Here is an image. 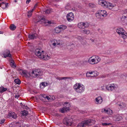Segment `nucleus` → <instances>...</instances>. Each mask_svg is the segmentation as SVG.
<instances>
[{"label": "nucleus", "instance_id": "1", "mask_svg": "<svg viewBox=\"0 0 127 127\" xmlns=\"http://www.w3.org/2000/svg\"><path fill=\"white\" fill-rule=\"evenodd\" d=\"M94 121L92 120L89 119L86 121H82L79 123L77 125V127H84L87 125H92L94 123Z\"/></svg>", "mask_w": 127, "mask_h": 127}, {"label": "nucleus", "instance_id": "2", "mask_svg": "<svg viewBox=\"0 0 127 127\" xmlns=\"http://www.w3.org/2000/svg\"><path fill=\"white\" fill-rule=\"evenodd\" d=\"M73 88L76 92L79 93L83 92L85 90L84 86L83 85L81 86L79 83H76L74 85Z\"/></svg>", "mask_w": 127, "mask_h": 127}, {"label": "nucleus", "instance_id": "3", "mask_svg": "<svg viewBox=\"0 0 127 127\" xmlns=\"http://www.w3.org/2000/svg\"><path fill=\"white\" fill-rule=\"evenodd\" d=\"M73 88L76 92L79 93L83 92L85 90L84 86L83 85L81 86L79 83H76L74 85Z\"/></svg>", "mask_w": 127, "mask_h": 127}, {"label": "nucleus", "instance_id": "4", "mask_svg": "<svg viewBox=\"0 0 127 127\" xmlns=\"http://www.w3.org/2000/svg\"><path fill=\"white\" fill-rule=\"evenodd\" d=\"M100 4L104 7H108L111 9L113 7L112 4L110 2L104 0H100L99 1Z\"/></svg>", "mask_w": 127, "mask_h": 127}, {"label": "nucleus", "instance_id": "5", "mask_svg": "<svg viewBox=\"0 0 127 127\" xmlns=\"http://www.w3.org/2000/svg\"><path fill=\"white\" fill-rule=\"evenodd\" d=\"M72 123V119L65 118L63 119V123L67 126H71Z\"/></svg>", "mask_w": 127, "mask_h": 127}, {"label": "nucleus", "instance_id": "6", "mask_svg": "<svg viewBox=\"0 0 127 127\" xmlns=\"http://www.w3.org/2000/svg\"><path fill=\"white\" fill-rule=\"evenodd\" d=\"M66 18L67 21L70 22L74 19V16L72 12H70L66 16Z\"/></svg>", "mask_w": 127, "mask_h": 127}, {"label": "nucleus", "instance_id": "7", "mask_svg": "<svg viewBox=\"0 0 127 127\" xmlns=\"http://www.w3.org/2000/svg\"><path fill=\"white\" fill-rule=\"evenodd\" d=\"M38 19H34L33 21L35 23H37L38 22H39L40 23H42L43 21L44 20V16H38Z\"/></svg>", "mask_w": 127, "mask_h": 127}, {"label": "nucleus", "instance_id": "8", "mask_svg": "<svg viewBox=\"0 0 127 127\" xmlns=\"http://www.w3.org/2000/svg\"><path fill=\"white\" fill-rule=\"evenodd\" d=\"M67 106V107L65 106L61 108L60 110V112L62 113H64L65 112L69 111L70 110L69 107H70V105L69 104Z\"/></svg>", "mask_w": 127, "mask_h": 127}, {"label": "nucleus", "instance_id": "9", "mask_svg": "<svg viewBox=\"0 0 127 127\" xmlns=\"http://www.w3.org/2000/svg\"><path fill=\"white\" fill-rule=\"evenodd\" d=\"M4 55L3 57L6 58L7 57H9L10 58L11 57V54H10V52L9 50H5L3 54Z\"/></svg>", "mask_w": 127, "mask_h": 127}, {"label": "nucleus", "instance_id": "10", "mask_svg": "<svg viewBox=\"0 0 127 127\" xmlns=\"http://www.w3.org/2000/svg\"><path fill=\"white\" fill-rule=\"evenodd\" d=\"M35 77H38L42 75V72L39 69H36L35 70Z\"/></svg>", "mask_w": 127, "mask_h": 127}, {"label": "nucleus", "instance_id": "11", "mask_svg": "<svg viewBox=\"0 0 127 127\" xmlns=\"http://www.w3.org/2000/svg\"><path fill=\"white\" fill-rule=\"evenodd\" d=\"M101 112H104L106 113L111 115L112 113V111L109 108L108 109H102Z\"/></svg>", "mask_w": 127, "mask_h": 127}, {"label": "nucleus", "instance_id": "12", "mask_svg": "<svg viewBox=\"0 0 127 127\" xmlns=\"http://www.w3.org/2000/svg\"><path fill=\"white\" fill-rule=\"evenodd\" d=\"M96 103L97 104H100L102 101V99L101 96H99L95 99Z\"/></svg>", "mask_w": 127, "mask_h": 127}, {"label": "nucleus", "instance_id": "13", "mask_svg": "<svg viewBox=\"0 0 127 127\" xmlns=\"http://www.w3.org/2000/svg\"><path fill=\"white\" fill-rule=\"evenodd\" d=\"M8 116L10 117H11L14 119L16 118L17 116L16 114L14 112L12 111H10L8 113Z\"/></svg>", "mask_w": 127, "mask_h": 127}, {"label": "nucleus", "instance_id": "14", "mask_svg": "<svg viewBox=\"0 0 127 127\" xmlns=\"http://www.w3.org/2000/svg\"><path fill=\"white\" fill-rule=\"evenodd\" d=\"M98 12L103 17H106L107 15L106 11L105 10H99Z\"/></svg>", "mask_w": 127, "mask_h": 127}, {"label": "nucleus", "instance_id": "15", "mask_svg": "<svg viewBox=\"0 0 127 127\" xmlns=\"http://www.w3.org/2000/svg\"><path fill=\"white\" fill-rule=\"evenodd\" d=\"M37 36V34L36 33L30 34L28 35V37L30 39H34L36 38Z\"/></svg>", "mask_w": 127, "mask_h": 127}, {"label": "nucleus", "instance_id": "16", "mask_svg": "<svg viewBox=\"0 0 127 127\" xmlns=\"http://www.w3.org/2000/svg\"><path fill=\"white\" fill-rule=\"evenodd\" d=\"M106 88L108 91H112L115 89V87L113 86H112L111 85H108Z\"/></svg>", "mask_w": 127, "mask_h": 127}, {"label": "nucleus", "instance_id": "17", "mask_svg": "<svg viewBox=\"0 0 127 127\" xmlns=\"http://www.w3.org/2000/svg\"><path fill=\"white\" fill-rule=\"evenodd\" d=\"M92 57H91L89 58L88 61V62L90 64H96L97 63V62L95 63V59H91V58Z\"/></svg>", "mask_w": 127, "mask_h": 127}, {"label": "nucleus", "instance_id": "18", "mask_svg": "<svg viewBox=\"0 0 127 127\" xmlns=\"http://www.w3.org/2000/svg\"><path fill=\"white\" fill-rule=\"evenodd\" d=\"M42 58L44 60H47L50 58V56H48L47 54H45V55H42Z\"/></svg>", "mask_w": 127, "mask_h": 127}, {"label": "nucleus", "instance_id": "19", "mask_svg": "<svg viewBox=\"0 0 127 127\" xmlns=\"http://www.w3.org/2000/svg\"><path fill=\"white\" fill-rule=\"evenodd\" d=\"M116 31L120 35L121 34L123 33L124 32H125V31L122 28H119L116 30Z\"/></svg>", "mask_w": 127, "mask_h": 127}, {"label": "nucleus", "instance_id": "20", "mask_svg": "<svg viewBox=\"0 0 127 127\" xmlns=\"http://www.w3.org/2000/svg\"><path fill=\"white\" fill-rule=\"evenodd\" d=\"M35 54L36 56H38L39 58H42V55L41 54V52L40 53L39 51H37V50L35 51Z\"/></svg>", "mask_w": 127, "mask_h": 127}, {"label": "nucleus", "instance_id": "21", "mask_svg": "<svg viewBox=\"0 0 127 127\" xmlns=\"http://www.w3.org/2000/svg\"><path fill=\"white\" fill-rule=\"evenodd\" d=\"M10 64L12 67H16V65L15 64V63L14 62V61L13 60L12 58H11L10 59Z\"/></svg>", "mask_w": 127, "mask_h": 127}, {"label": "nucleus", "instance_id": "22", "mask_svg": "<svg viewBox=\"0 0 127 127\" xmlns=\"http://www.w3.org/2000/svg\"><path fill=\"white\" fill-rule=\"evenodd\" d=\"M34 11V9H32L31 10L28 11L27 12V16L29 18L31 17L32 15V13Z\"/></svg>", "mask_w": 127, "mask_h": 127}, {"label": "nucleus", "instance_id": "23", "mask_svg": "<svg viewBox=\"0 0 127 127\" xmlns=\"http://www.w3.org/2000/svg\"><path fill=\"white\" fill-rule=\"evenodd\" d=\"M124 32V31L123 33H121L120 35V36L124 39L127 38V33H125Z\"/></svg>", "mask_w": 127, "mask_h": 127}, {"label": "nucleus", "instance_id": "24", "mask_svg": "<svg viewBox=\"0 0 127 127\" xmlns=\"http://www.w3.org/2000/svg\"><path fill=\"white\" fill-rule=\"evenodd\" d=\"M7 89L6 88H4L3 86H1L0 87V93H2L6 91H7Z\"/></svg>", "mask_w": 127, "mask_h": 127}, {"label": "nucleus", "instance_id": "25", "mask_svg": "<svg viewBox=\"0 0 127 127\" xmlns=\"http://www.w3.org/2000/svg\"><path fill=\"white\" fill-rule=\"evenodd\" d=\"M21 113L23 116H26L28 115V112L27 111L24 110L22 111L21 112Z\"/></svg>", "mask_w": 127, "mask_h": 127}, {"label": "nucleus", "instance_id": "26", "mask_svg": "<svg viewBox=\"0 0 127 127\" xmlns=\"http://www.w3.org/2000/svg\"><path fill=\"white\" fill-rule=\"evenodd\" d=\"M82 33L87 34H89L90 32V31L89 30L85 29H84L82 30Z\"/></svg>", "mask_w": 127, "mask_h": 127}, {"label": "nucleus", "instance_id": "27", "mask_svg": "<svg viewBox=\"0 0 127 127\" xmlns=\"http://www.w3.org/2000/svg\"><path fill=\"white\" fill-rule=\"evenodd\" d=\"M55 31L57 33L60 32L61 31V30L60 28V26L58 27H56L55 29Z\"/></svg>", "mask_w": 127, "mask_h": 127}, {"label": "nucleus", "instance_id": "28", "mask_svg": "<svg viewBox=\"0 0 127 127\" xmlns=\"http://www.w3.org/2000/svg\"><path fill=\"white\" fill-rule=\"evenodd\" d=\"M84 22H81L79 23L78 24V27L80 28H82L84 27Z\"/></svg>", "mask_w": 127, "mask_h": 127}, {"label": "nucleus", "instance_id": "29", "mask_svg": "<svg viewBox=\"0 0 127 127\" xmlns=\"http://www.w3.org/2000/svg\"><path fill=\"white\" fill-rule=\"evenodd\" d=\"M44 19L43 20L44 21H43L42 23H43L44 24H47L48 23V24H51L52 22L50 21H49L48 20L46 19L44 17Z\"/></svg>", "mask_w": 127, "mask_h": 127}, {"label": "nucleus", "instance_id": "30", "mask_svg": "<svg viewBox=\"0 0 127 127\" xmlns=\"http://www.w3.org/2000/svg\"><path fill=\"white\" fill-rule=\"evenodd\" d=\"M10 28L11 30H14L16 28V26L13 24L11 25L10 27Z\"/></svg>", "mask_w": 127, "mask_h": 127}, {"label": "nucleus", "instance_id": "31", "mask_svg": "<svg viewBox=\"0 0 127 127\" xmlns=\"http://www.w3.org/2000/svg\"><path fill=\"white\" fill-rule=\"evenodd\" d=\"M14 82L16 84L19 85L21 83L20 80L18 78L15 79L14 80Z\"/></svg>", "mask_w": 127, "mask_h": 127}, {"label": "nucleus", "instance_id": "32", "mask_svg": "<svg viewBox=\"0 0 127 127\" xmlns=\"http://www.w3.org/2000/svg\"><path fill=\"white\" fill-rule=\"evenodd\" d=\"M84 27L85 28H88L90 25V24L87 22H84V24H83Z\"/></svg>", "mask_w": 127, "mask_h": 127}, {"label": "nucleus", "instance_id": "33", "mask_svg": "<svg viewBox=\"0 0 127 127\" xmlns=\"http://www.w3.org/2000/svg\"><path fill=\"white\" fill-rule=\"evenodd\" d=\"M60 26L61 30H64L67 28V27L66 26L64 25H60Z\"/></svg>", "mask_w": 127, "mask_h": 127}, {"label": "nucleus", "instance_id": "34", "mask_svg": "<svg viewBox=\"0 0 127 127\" xmlns=\"http://www.w3.org/2000/svg\"><path fill=\"white\" fill-rule=\"evenodd\" d=\"M41 85L44 87H45L48 85V83L47 82H43L41 83L40 84V85Z\"/></svg>", "mask_w": 127, "mask_h": 127}, {"label": "nucleus", "instance_id": "35", "mask_svg": "<svg viewBox=\"0 0 127 127\" xmlns=\"http://www.w3.org/2000/svg\"><path fill=\"white\" fill-rule=\"evenodd\" d=\"M65 9L66 10H68L70 9V4L69 3H67L65 7Z\"/></svg>", "mask_w": 127, "mask_h": 127}, {"label": "nucleus", "instance_id": "36", "mask_svg": "<svg viewBox=\"0 0 127 127\" xmlns=\"http://www.w3.org/2000/svg\"><path fill=\"white\" fill-rule=\"evenodd\" d=\"M96 16L98 19H100L101 18L102 16L101 15H100V14L98 12L96 14Z\"/></svg>", "mask_w": 127, "mask_h": 127}, {"label": "nucleus", "instance_id": "37", "mask_svg": "<svg viewBox=\"0 0 127 127\" xmlns=\"http://www.w3.org/2000/svg\"><path fill=\"white\" fill-rule=\"evenodd\" d=\"M122 119V117L121 116L118 115L117 117L116 120L117 121H119Z\"/></svg>", "mask_w": 127, "mask_h": 127}, {"label": "nucleus", "instance_id": "38", "mask_svg": "<svg viewBox=\"0 0 127 127\" xmlns=\"http://www.w3.org/2000/svg\"><path fill=\"white\" fill-rule=\"evenodd\" d=\"M51 9L49 8L46 10L45 11H44V12H45V13L48 14L51 12Z\"/></svg>", "mask_w": 127, "mask_h": 127}, {"label": "nucleus", "instance_id": "39", "mask_svg": "<svg viewBox=\"0 0 127 127\" xmlns=\"http://www.w3.org/2000/svg\"><path fill=\"white\" fill-rule=\"evenodd\" d=\"M22 74L24 75L26 77H27L28 76V75H27V72L26 71L23 70L22 71Z\"/></svg>", "mask_w": 127, "mask_h": 127}, {"label": "nucleus", "instance_id": "40", "mask_svg": "<svg viewBox=\"0 0 127 127\" xmlns=\"http://www.w3.org/2000/svg\"><path fill=\"white\" fill-rule=\"evenodd\" d=\"M52 42H54L52 44L54 46H56V43H57V40L56 39H54L52 40Z\"/></svg>", "mask_w": 127, "mask_h": 127}, {"label": "nucleus", "instance_id": "41", "mask_svg": "<svg viewBox=\"0 0 127 127\" xmlns=\"http://www.w3.org/2000/svg\"><path fill=\"white\" fill-rule=\"evenodd\" d=\"M102 125L103 126H107L111 125V124L110 123H102Z\"/></svg>", "mask_w": 127, "mask_h": 127}, {"label": "nucleus", "instance_id": "42", "mask_svg": "<svg viewBox=\"0 0 127 127\" xmlns=\"http://www.w3.org/2000/svg\"><path fill=\"white\" fill-rule=\"evenodd\" d=\"M8 3H6L5 4V7L1 6V8L3 9H5L7 7L8 4Z\"/></svg>", "mask_w": 127, "mask_h": 127}, {"label": "nucleus", "instance_id": "43", "mask_svg": "<svg viewBox=\"0 0 127 127\" xmlns=\"http://www.w3.org/2000/svg\"><path fill=\"white\" fill-rule=\"evenodd\" d=\"M62 79H70L71 80H72V79H73V78L72 77H63Z\"/></svg>", "mask_w": 127, "mask_h": 127}, {"label": "nucleus", "instance_id": "44", "mask_svg": "<svg viewBox=\"0 0 127 127\" xmlns=\"http://www.w3.org/2000/svg\"><path fill=\"white\" fill-rule=\"evenodd\" d=\"M89 5L90 7L91 8L94 7L95 6V4L91 3H89Z\"/></svg>", "mask_w": 127, "mask_h": 127}, {"label": "nucleus", "instance_id": "45", "mask_svg": "<svg viewBox=\"0 0 127 127\" xmlns=\"http://www.w3.org/2000/svg\"><path fill=\"white\" fill-rule=\"evenodd\" d=\"M93 72L95 73H96V75H94V76H97L98 75V73L96 71L94 72H88L89 73V74H92Z\"/></svg>", "mask_w": 127, "mask_h": 127}, {"label": "nucleus", "instance_id": "46", "mask_svg": "<svg viewBox=\"0 0 127 127\" xmlns=\"http://www.w3.org/2000/svg\"><path fill=\"white\" fill-rule=\"evenodd\" d=\"M95 58H96L95 60L96 59L97 60V61H98V62H97V63L100 61V58H99L98 56H96V57H95Z\"/></svg>", "mask_w": 127, "mask_h": 127}, {"label": "nucleus", "instance_id": "47", "mask_svg": "<svg viewBox=\"0 0 127 127\" xmlns=\"http://www.w3.org/2000/svg\"><path fill=\"white\" fill-rule=\"evenodd\" d=\"M5 120L3 119L2 120H0V124H3V123L4 122Z\"/></svg>", "mask_w": 127, "mask_h": 127}, {"label": "nucleus", "instance_id": "48", "mask_svg": "<svg viewBox=\"0 0 127 127\" xmlns=\"http://www.w3.org/2000/svg\"><path fill=\"white\" fill-rule=\"evenodd\" d=\"M5 3H6L5 2H2L0 4V7H1V6H3L2 5L5 4Z\"/></svg>", "mask_w": 127, "mask_h": 127}, {"label": "nucleus", "instance_id": "49", "mask_svg": "<svg viewBox=\"0 0 127 127\" xmlns=\"http://www.w3.org/2000/svg\"><path fill=\"white\" fill-rule=\"evenodd\" d=\"M77 38L80 41H81V40L82 39V37L80 36H78Z\"/></svg>", "mask_w": 127, "mask_h": 127}, {"label": "nucleus", "instance_id": "50", "mask_svg": "<svg viewBox=\"0 0 127 127\" xmlns=\"http://www.w3.org/2000/svg\"><path fill=\"white\" fill-rule=\"evenodd\" d=\"M63 77H58L57 79H58L59 80H62V79H62Z\"/></svg>", "mask_w": 127, "mask_h": 127}, {"label": "nucleus", "instance_id": "51", "mask_svg": "<svg viewBox=\"0 0 127 127\" xmlns=\"http://www.w3.org/2000/svg\"><path fill=\"white\" fill-rule=\"evenodd\" d=\"M20 105L22 107H25V105H24L23 104H22V102H21V103H20Z\"/></svg>", "mask_w": 127, "mask_h": 127}, {"label": "nucleus", "instance_id": "52", "mask_svg": "<svg viewBox=\"0 0 127 127\" xmlns=\"http://www.w3.org/2000/svg\"><path fill=\"white\" fill-rule=\"evenodd\" d=\"M86 75L87 77H90V75H89V73L88 72L86 73Z\"/></svg>", "mask_w": 127, "mask_h": 127}, {"label": "nucleus", "instance_id": "53", "mask_svg": "<svg viewBox=\"0 0 127 127\" xmlns=\"http://www.w3.org/2000/svg\"><path fill=\"white\" fill-rule=\"evenodd\" d=\"M45 98H47L48 100H49L50 99V98L48 96H45Z\"/></svg>", "mask_w": 127, "mask_h": 127}, {"label": "nucleus", "instance_id": "54", "mask_svg": "<svg viewBox=\"0 0 127 127\" xmlns=\"http://www.w3.org/2000/svg\"><path fill=\"white\" fill-rule=\"evenodd\" d=\"M31 1V0H27L26 1V3L27 4H28Z\"/></svg>", "mask_w": 127, "mask_h": 127}, {"label": "nucleus", "instance_id": "55", "mask_svg": "<svg viewBox=\"0 0 127 127\" xmlns=\"http://www.w3.org/2000/svg\"><path fill=\"white\" fill-rule=\"evenodd\" d=\"M24 108L28 110V109H29V107H28L27 106H25V107H24Z\"/></svg>", "mask_w": 127, "mask_h": 127}, {"label": "nucleus", "instance_id": "56", "mask_svg": "<svg viewBox=\"0 0 127 127\" xmlns=\"http://www.w3.org/2000/svg\"><path fill=\"white\" fill-rule=\"evenodd\" d=\"M40 95H41V96H42V97L45 98V95H43V94H41Z\"/></svg>", "mask_w": 127, "mask_h": 127}, {"label": "nucleus", "instance_id": "57", "mask_svg": "<svg viewBox=\"0 0 127 127\" xmlns=\"http://www.w3.org/2000/svg\"><path fill=\"white\" fill-rule=\"evenodd\" d=\"M124 14H126L127 13V10H125L124 12Z\"/></svg>", "mask_w": 127, "mask_h": 127}, {"label": "nucleus", "instance_id": "58", "mask_svg": "<svg viewBox=\"0 0 127 127\" xmlns=\"http://www.w3.org/2000/svg\"><path fill=\"white\" fill-rule=\"evenodd\" d=\"M37 4H35V5L34 6L33 8V9H34H34H35V8L36 7H37Z\"/></svg>", "mask_w": 127, "mask_h": 127}, {"label": "nucleus", "instance_id": "59", "mask_svg": "<svg viewBox=\"0 0 127 127\" xmlns=\"http://www.w3.org/2000/svg\"><path fill=\"white\" fill-rule=\"evenodd\" d=\"M19 96H18L17 95H16L15 96V97L16 98H18Z\"/></svg>", "mask_w": 127, "mask_h": 127}, {"label": "nucleus", "instance_id": "60", "mask_svg": "<svg viewBox=\"0 0 127 127\" xmlns=\"http://www.w3.org/2000/svg\"><path fill=\"white\" fill-rule=\"evenodd\" d=\"M35 72V71L32 70V74H35V73H34Z\"/></svg>", "mask_w": 127, "mask_h": 127}, {"label": "nucleus", "instance_id": "61", "mask_svg": "<svg viewBox=\"0 0 127 127\" xmlns=\"http://www.w3.org/2000/svg\"><path fill=\"white\" fill-rule=\"evenodd\" d=\"M51 98H52L53 100H54L55 99V98L54 96H52V97H51Z\"/></svg>", "mask_w": 127, "mask_h": 127}, {"label": "nucleus", "instance_id": "62", "mask_svg": "<svg viewBox=\"0 0 127 127\" xmlns=\"http://www.w3.org/2000/svg\"><path fill=\"white\" fill-rule=\"evenodd\" d=\"M90 40L92 42H94V40L93 39H90Z\"/></svg>", "mask_w": 127, "mask_h": 127}, {"label": "nucleus", "instance_id": "63", "mask_svg": "<svg viewBox=\"0 0 127 127\" xmlns=\"http://www.w3.org/2000/svg\"><path fill=\"white\" fill-rule=\"evenodd\" d=\"M124 17H125V16H122V17H121V19H123V18L125 19Z\"/></svg>", "mask_w": 127, "mask_h": 127}, {"label": "nucleus", "instance_id": "64", "mask_svg": "<svg viewBox=\"0 0 127 127\" xmlns=\"http://www.w3.org/2000/svg\"><path fill=\"white\" fill-rule=\"evenodd\" d=\"M64 104H68H68H68V102H64Z\"/></svg>", "mask_w": 127, "mask_h": 127}]
</instances>
